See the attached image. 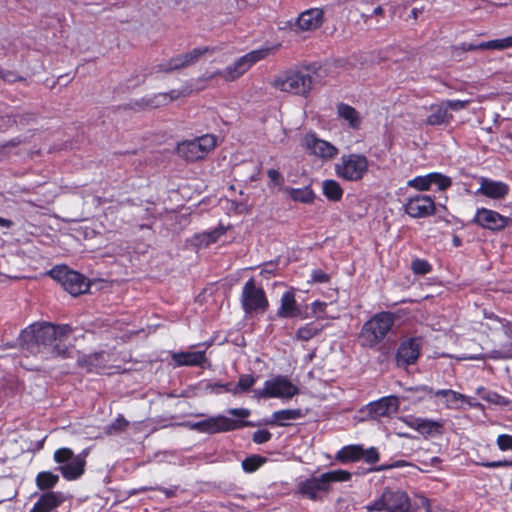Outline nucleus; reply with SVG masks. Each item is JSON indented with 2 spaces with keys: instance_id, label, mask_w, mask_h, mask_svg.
I'll list each match as a JSON object with an SVG mask.
<instances>
[{
  "instance_id": "f257e3e1",
  "label": "nucleus",
  "mask_w": 512,
  "mask_h": 512,
  "mask_svg": "<svg viewBox=\"0 0 512 512\" xmlns=\"http://www.w3.org/2000/svg\"><path fill=\"white\" fill-rule=\"evenodd\" d=\"M70 333L71 328L68 325L55 326L50 323H36L24 329L20 337L28 347L35 343L38 346L37 352L45 358L66 357L69 355V350L63 341Z\"/></svg>"
},
{
  "instance_id": "f03ea898",
  "label": "nucleus",
  "mask_w": 512,
  "mask_h": 512,
  "mask_svg": "<svg viewBox=\"0 0 512 512\" xmlns=\"http://www.w3.org/2000/svg\"><path fill=\"white\" fill-rule=\"evenodd\" d=\"M325 74L326 70L322 67L312 70L291 69L275 76L271 86L280 92L307 98L315 85L323 84Z\"/></svg>"
},
{
  "instance_id": "7ed1b4c3",
  "label": "nucleus",
  "mask_w": 512,
  "mask_h": 512,
  "mask_svg": "<svg viewBox=\"0 0 512 512\" xmlns=\"http://www.w3.org/2000/svg\"><path fill=\"white\" fill-rule=\"evenodd\" d=\"M395 322V316L390 312H380L372 316L364 323L358 336L361 346L373 348L391 331Z\"/></svg>"
},
{
  "instance_id": "20e7f679",
  "label": "nucleus",
  "mask_w": 512,
  "mask_h": 512,
  "mask_svg": "<svg viewBox=\"0 0 512 512\" xmlns=\"http://www.w3.org/2000/svg\"><path fill=\"white\" fill-rule=\"evenodd\" d=\"M351 476L350 472L342 469L329 471L301 482L299 492L311 500H318L331 490L332 483L349 481Z\"/></svg>"
},
{
  "instance_id": "39448f33",
  "label": "nucleus",
  "mask_w": 512,
  "mask_h": 512,
  "mask_svg": "<svg viewBox=\"0 0 512 512\" xmlns=\"http://www.w3.org/2000/svg\"><path fill=\"white\" fill-rule=\"evenodd\" d=\"M228 413L238 419H230L226 416H215L190 424V428L204 433H218L235 430L241 426L248 425L242 419L249 417L250 411L246 408L229 409Z\"/></svg>"
},
{
  "instance_id": "423d86ee",
  "label": "nucleus",
  "mask_w": 512,
  "mask_h": 512,
  "mask_svg": "<svg viewBox=\"0 0 512 512\" xmlns=\"http://www.w3.org/2000/svg\"><path fill=\"white\" fill-rule=\"evenodd\" d=\"M369 171L368 158L359 153L342 155L334 165V172L337 177L348 182L361 181Z\"/></svg>"
},
{
  "instance_id": "0eeeda50",
  "label": "nucleus",
  "mask_w": 512,
  "mask_h": 512,
  "mask_svg": "<svg viewBox=\"0 0 512 512\" xmlns=\"http://www.w3.org/2000/svg\"><path fill=\"white\" fill-rule=\"evenodd\" d=\"M365 509L368 512L383 510L388 512H412V505L405 491L387 488L378 499L367 504Z\"/></svg>"
},
{
  "instance_id": "6e6552de",
  "label": "nucleus",
  "mask_w": 512,
  "mask_h": 512,
  "mask_svg": "<svg viewBox=\"0 0 512 512\" xmlns=\"http://www.w3.org/2000/svg\"><path fill=\"white\" fill-rule=\"evenodd\" d=\"M299 393V388L285 376H274L266 380L262 388L254 389L257 399L278 398L287 400Z\"/></svg>"
},
{
  "instance_id": "1a4fd4ad",
  "label": "nucleus",
  "mask_w": 512,
  "mask_h": 512,
  "mask_svg": "<svg viewBox=\"0 0 512 512\" xmlns=\"http://www.w3.org/2000/svg\"><path fill=\"white\" fill-rule=\"evenodd\" d=\"M216 144V137L206 134L180 142L177 145V153L187 161H197L205 158L216 147Z\"/></svg>"
},
{
  "instance_id": "9d476101",
  "label": "nucleus",
  "mask_w": 512,
  "mask_h": 512,
  "mask_svg": "<svg viewBox=\"0 0 512 512\" xmlns=\"http://www.w3.org/2000/svg\"><path fill=\"white\" fill-rule=\"evenodd\" d=\"M269 54L268 49L251 51L227 66L224 70L217 71L209 78L220 76L224 81L232 82L245 74L256 62L264 59Z\"/></svg>"
},
{
  "instance_id": "9b49d317",
  "label": "nucleus",
  "mask_w": 512,
  "mask_h": 512,
  "mask_svg": "<svg viewBox=\"0 0 512 512\" xmlns=\"http://www.w3.org/2000/svg\"><path fill=\"white\" fill-rule=\"evenodd\" d=\"M49 275L57 280L71 295L77 296L89 290L88 280L78 272L66 266H56L49 271Z\"/></svg>"
},
{
  "instance_id": "f8f14e48",
  "label": "nucleus",
  "mask_w": 512,
  "mask_h": 512,
  "mask_svg": "<svg viewBox=\"0 0 512 512\" xmlns=\"http://www.w3.org/2000/svg\"><path fill=\"white\" fill-rule=\"evenodd\" d=\"M54 461L59 464L62 476L67 480H76L84 473L85 458L81 455H74L69 448L56 450Z\"/></svg>"
},
{
  "instance_id": "ddd939ff",
  "label": "nucleus",
  "mask_w": 512,
  "mask_h": 512,
  "mask_svg": "<svg viewBox=\"0 0 512 512\" xmlns=\"http://www.w3.org/2000/svg\"><path fill=\"white\" fill-rule=\"evenodd\" d=\"M399 408V399L395 396H387L378 401L371 402L359 410V420L378 419L389 417Z\"/></svg>"
},
{
  "instance_id": "4468645a",
  "label": "nucleus",
  "mask_w": 512,
  "mask_h": 512,
  "mask_svg": "<svg viewBox=\"0 0 512 512\" xmlns=\"http://www.w3.org/2000/svg\"><path fill=\"white\" fill-rule=\"evenodd\" d=\"M323 23V10L310 8L301 12L293 22H289V27L295 34L302 35L316 31Z\"/></svg>"
},
{
  "instance_id": "2eb2a0df",
  "label": "nucleus",
  "mask_w": 512,
  "mask_h": 512,
  "mask_svg": "<svg viewBox=\"0 0 512 512\" xmlns=\"http://www.w3.org/2000/svg\"><path fill=\"white\" fill-rule=\"evenodd\" d=\"M473 222L483 229L502 231L512 224V219L495 210L481 207L476 210Z\"/></svg>"
},
{
  "instance_id": "dca6fc26",
  "label": "nucleus",
  "mask_w": 512,
  "mask_h": 512,
  "mask_svg": "<svg viewBox=\"0 0 512 512\" xmlns=\"http://www.w3.org/2000/svg\"><path fill=\"white\" fill-rule=\"evenodd\" d=\"M451 185V178L439 172H431L426 175L416 176L407 181L408 187L421 192L428 191L434 186L438 190L444 191Z\"/></svg>"
},
{
  "instance_id": "f3484780",
  "label": "nucleus",
  "mask_w": 512,
  "mask_h": 512,
  "mask_svg": "<svg viewBox=\"0 0 512 512\" xmlns=\"http://www.w3.org/2000/svg\"><path fill=\"white\" fill-rule=\"evenodd\" d=\"M242 305L246 312L265 311L268 301L262 289L255 287L253 279L246 282L242 292Z\"/></svg>"
},
{
  "instance_id": "a211bd4d",
  "label": "nucleus",
  "mask_w": 512,
  "mask_h": 512,
  "mask_svg": "<svg viewBox=\"0 0 512 512\" xmlns=\"http://www.w3.org/2000/svg\"><path fill=\"white\" fill-rule=\"evenodd\" d=\"M405 212L412 218H425L436 211V204L432 197L418 194L407 199L404 205Z\"/></svg>"
},
{
  "instance_id": "6ab92c4d",
  "label": "nucleus",
  "mask_w": 512,
  "mask_h": 512,
  "mask_svg": "<svg viewBox=\"0 0 512 512\" xmlns=\"http://www.w3.org/2000/svg\"><path fill=\"white\" fill-rule=\"evenodd\" d=\"M303 147L312 155L322 160H331L338 155V148L328 141L319 139L314 134H307L302 140Z\"/></svg>"
},
{
  "instance_id": "aec40b11",
  "label": "nucleus",
  "mask_w": 512,
  "mask_h": 512,
  "mask_svg": "<svg viewBox=\"0 0 512 512\" xmlns=\"http://www.w3.org/2000/svg\"><path fill=\"white\" fill-rule=\"evenodd\" d=\"M431 397L440 398L444 407L447 409L460 410L465 405L467 406H478L479 404L473 403L471 398L451 389L442 390H429Z\"/></svg>"
},
{
  "instance_id": "412c9836",
  "label": "nucleus",
  "mask_w": 512,
  "mask_h": 512,
  "mask_svg": "<svg viewBox=\"0 0 512 512\" xmlns=\"http://www.w3.org/2000/svg\"><path fill=\"white\" fill-rule=\"evenodd\" d=\"M479 181L480 186L476 191V194L483 195L492 200H502L510 191L509 185L502 181L485 177H481Z\"/></svg>"
},
{
  "instance_id": "4be33fe9",
  "label": "nucleus",
  "mask_w": 512,
  "mask_h": 512,
  "mask_svg": "<svg viewBox=\"0 0 512 512\" xmlns=\"http://www.w3.org/2000/svg\"><path fill=\"white\" fill-rule=\"evenodd\" d=\"M277 315L281 318H307V316L302 313L296 301L295 290L293 288H290L282 294Z\"/></svg>"
},
{
  "instance_id": "5701e85b",
  "label": "nucleus",
  "mask_w": 512,
  "mask_h": 512,
  "mask_svg": "<svg viewBox=\"0 0 512 512\" xmlns=\"http://www.w3.org/2000/svg\"><path fill=\"white\" fill-rule=\"evenodd\" d=\"M403 421L412 429L418 431L424 436H430L439 433L441 424L437 421L423 418H403Z\"/></svg>"
},
{
  "instance_id": "b1692460",
  "label": "nucleus",
  "mask_w": 512,
  "mask_h": 512,
  "mask_svg": "<svg viewBox=\"0 0 512 512\" xmlns=\"http://www.w3.org/2000/svg\"><path fill=\"white\" fill-rule=\"evenodd\" d=\"M64 501L60 492H48L43 494L34 504L30 512H50Z\"/></svg>"
},
{
  "instance_id": "393cba45",
  "label": "nucleus",
  "mask_w": 512,
  "mask_h": 512,
  "mask_svg": "<svg viewBox=\"0 0 512 512\" xmlns=\"http://www.w3.org/2000/svg\"><path fill=\"white\" fill-rule=\"evenodd\" d=\"M188 94L187 91L182 90H171L170 92H163L153 95L148 98L146 101V105L152 108H158L161 106H166L173 101H176Z\"/></svg>"
},
{
  "instance_id": "a878e982",
  "label": "nucleus",
  "mask_w": 512,
  "mask_h": 512,
  "mask_svg": "<svg viewBox=\"0 0 512 512\" xmlns=\"http://www.w3.org/2000/svg\"><path fill=\"white\" fill-rule=\"evenodd\" d=\"M419 350L420 344L415 339L402 343L397 353L398 361L404 364L414 363L419 356Z\"/></svg>"
},
{
  "instance_id": "bb28decb",
  "label": "nucleus",
  "mask_w": 512,
  "mask_h": 512,
  "mask_svg": "<svg viewBox=\"0 0 512 512\" xmlns=\"http://www.w3.org/2000/svg\"><path fill=\"white\" fill-rule=\"evenodd\" d=\"M430 115L426 119V123L431 126H438L449 123L452 115L448 113V109L443 102L430 106Z\"/></svg>"
},
{
  "instance_id": "cd10ccee",
  "label": "nucleus",
  "mask_w": 512,
  "mask_h": 512,
  "mask_svg": "<svg viewBox=\"0 0 512 512\" xmlns=\"http://www.w3.org/2000/svg\"><path fill=\"white\" fill-rule=\"evenodd\" d=\"M173 361L177 366H195L205 360V353L202 351H186L174 353Z\"/></svg>"
},
{
  "instance_id": "c85d7f7f",
  "label": "nucleus",
  "mask_w": 512,
  "mask_h": 512,
  "mask_svg": "<svg viewBox=\"0 0 512 512\" xmlns=\"http://www.w3.org/2000/svg\"><path fill=\"white\" fill-rule=\"evenodd\" d=\"M283 192L293 201L301 203H312L315 199V193L311 186L302 188L284 187Z\"/></svg>"
},
{
  "instance_id": "c756f323",
  "label": "nucleus",
  "mask_w": 512,
  "mask_h": 512,
  "mask_svg": "<svg viewBox=\"0 0 512 512\" xmlns=\"http://www.w3.org/2000/svg\"><path fill=\"white\" fill-rule=\"evenodd\" d=\"M337 113L339 117L345 120L351 128L357 129L360 127V113L352 106L345 103H340L337 106Z\"/></svg>"
},
{
  "instance_id": "7c9ffc66",
  "label": "nucleus",
  "mask_w": 512,
  "mask_h": 512,
  "mask_svg": "<svg viewBox=\"0 0 512 512\" xmlns=\"http://www.w3.org/2000/svg\"><path fill=\"white\" fill-rule=\"evenodd\" d=\"M321 189L323 195L333 202H338L342 199L344 190L339 182L334 179H326L322 181Z\"/></svg>"
},
{
  "instance_id": "2f4dec72",
  "label": "nucleus",
  "mask_w": 512,
  "mask_h": 512,
  "mask_svg": "<svg viewBox=\"0 0 512 512\" xmlns=\"http://www.w3.org/2000/svg\"><path fill=\"white\" fill-rule=\"evenodd\" d=\"M363 447L361 445H347L336 454L337 461L342 463L355 462L362 459Z\"/></svg>"
},
{
  "instance_id": "473e14b6",
  "label": "nucleus",
  "mask_w": 512,
  "mask_h": 512,
  "mask_svg": "<svg viewBox=\"0 0 512 512\" xmlns=\"http://www.w3.org/2000/svg\"><path fill=\"white\" fill-rule=\"evenodd\" d=\"M303 416L300 409H283L275 411L272 414L270 423L277 424L279 426H286L290 421L299 419Z\"/></svg>"
},
{
  "instance_id": "72a5a7b5",
  "label": "nucleus",
  "mask_w": 512,
  "mask_h": 512,
  "mask_svg": "<svg viewBox=\"0 0 512 512\" xmlns=\"http://www.w3.org/2000/svg\"><path fill=\"white\" fill-rule=\"evenodd\" d=\"M206 51L207 48H197L184 55H180L172 60L170 64V69H179L191 65Z\"/></svg>"
},
{
  "instance_id": "f704fd0d",
  "label": "nucleus",
  "mask_w": 512,
  "mask_h": 512,
  "mask_svg": "<svg viewBox=\"0 0 512 512\" xmlns=\"http://www.w3.org/2000/svg\"><path fill=\"white\" fill-rule=\"evenodd\" d=\"M255 381L256 379L251 375H242L240 376L237 385L233 386L230 383L226 384L225 392H230L234 395L247 392L255 384Z\"/></svg>"
},
{
  "instance_id": "c9c22d12",
  "label": "nucleus",
  "mask_w": 512,
  "mask_h": 512,
  "mask_svg": "<svg viewBox=\"0 0 512 512\" xmlns=\"http://www.w3.org/2000/svg\"><path fill=\"white\" fill-rule=\"evenodd\" d=\"M224 233L225 229L223 227H218L213 231L200 233L195 236V245L200 247L208 246L211 243L216 242Z\"/></svg>"
},
{
  "instance_id": "e433bc0d",
  "label": "nucleus",
  "mask_w": 512,
  "mask_h": 512,
  "mask_svg": "<svg viewBox=\"0 0 512 512\" xmlns=\"http://www.w3.org/2000/svg\"><path fill=\"white\" fill-rule=\"evenodd\" d=\"M323 327L320 324H317L315 322L307 323L303 326H301L296 331V339L302 340V341H308L312 339L313 337L317 336L321 331Z\"/></svg>"
},
{
  "instance_id": "4c0bfd02",
  "label": "nucleus",
  "mask_w": 512,
  "mask_h": 512,
  "mask_svg": "<svg viewBox=\"0 0 512 512\" xmlns=\"http://www.w3.org/2000/svg\"><path fill=\"white\" fill-rule=\"evenodd\" d=\"M58 480V475L50 471H43L36 476V485L39 489L45 490L54 487Z\"/></svg>"
},
{
  "instance_id": "58836bf2",
  "label": "nucleus",
  "mask_w": 512,
  "mask_h": 512,
  "mask_svg": "<svg viewBox=\"0 0 512 512\" xmlns=\"http://www.w3.org/2000/svg\"><path fill=\"white\" fill-rule=\"evenodd\" d=\"M482 47L487 48V50H506L512 48V35L501 38V39H493L489 41H485V45Z\"/></svg>"
},
{
  "instance_id": "ea45409f",
  "label": "nucleus",
  "mask_w": 512,
  "mask_h": 512,
  "mask_svg": "<svg viewBox=\"0 0 512 512\" xmlns=\"http://www.w3.org/2000/svg\"><path fill=\"white\" fill-rule=\"evenodd\" d=\"M264 463V459L260 456H251L243 460L242 467L246 472H254Z\"/></svg>"
},
{
  "instance_id": "a19ab883",
  "label": "nucleus",
  "mask_w": 512,
  "mask_h": 512,
  "mask_svg": "<svg viewBox=\"0 0 512 512\" xmlns=\"http://www.w3.org/2000/svg\"><path fill=\"white\" fill-rule=\"evenodd\" d=\"M411 269L415 274L425 275L431 271V265L423 259H415L411 263Z\"/></svg>"
},
{
  "instance_id": "79ce46f5",
  "label": "nucleus",
  "mask_w": 512,
  "mask_h": 512,
  "mask_svg": "<svg viewBox=\"0 0 512 512\" xmlns=\"http://www.w3.org/2000/svg\"><path fill=\"white\" fill-rule=\"evenodd\" d=\"M497 445L501 451H512V435H499L497 437Z\"/></svg>"
},
{
  "instance_id": "37998d69",
  "label": "nucleus",
  "mask_w": 512,
  "mask_h": 512,
  "mask_svg": "<svg viewBox=\"0 0 512 512\" xmlns=\"http://www.w3.org/2000/svg\"><path fill=\"white\" fill-rule=\"evenodd\" d=\"M470 100H446L444 101L448 110L460 111L465 109L469 104Z\"/></svg>"
},
{
  "instance_id": "c03bdc74",
  "label": "nucleus",
  "mask_w": 512,
  "mask_h": 512,
  "mask_svg": "<svg viewBox=\"0 0 512 512\" xmlns=\"http://www.w3.org/2000/svg\"><path fill=\"white\" fill-rule=\"evenodd\" d=\"M379 453L376 448L363 449L362 459L369 464L376 463L379 460Z\"/></svg>"
},
{
  "instance_id": "a18cd8bd",
  "label": "nucleus",
  "mask_w": 512,
  "mask_h": 512,
  "mask_svg": "<svg viewBox=\"0 0 512 512\" xmlns=\"http://www.w3.org/2000/svg\"><path fill=\"white\" fill-rule=\"evenodd\" d=\"M327 304L322 301H314L311 304L312 314L319 318L325 319L327 316L324 315Z\"/></svg>"
},
{
  "instance_id": "49530a36",
  "label": "nucleus",
  "mask_w": 512,
  "mask_h": 512,
  "mask_svg": "<svg viewBox=\"0 0 512 512\" xmlns=\"http://www.w3.org/2000/svg\"><path fill=\"white\" fill-rule=\"evenodd\" d=\"M269 180L276 186L282 187L284 183L283 176L275 169H269L267 171Z\"/></svg>"
},
{
  "instance_id": "de8ad7c7",
  "label": "nucleus",
  "mask_w": 512,
  "mask_h": 512,
  "mask_svg": "<svg viewBox=\"0 0 512 512\" xmlns=\"http://www.w3.org/2000/svg\"><path fill=\"white\" fill-rule=\"evenodd\" d=\"M271 433L267 430H258L253 434V441L257 444H262L270 440Z\"/></svg>"
},
{
  "instance_id": "09e8293b",
  "label": "nucleus",
  "mask_w": 512,
  "mask_h": 512,
  "mask_svg": "<svg viewBox=\"0 0 512 512\" xmlns=\"http://www.w3.org/2000/svg\"><path fill=\"white\" fill-rule=\"evenodd\" d=\"M328 280L329 276L321 270H315L311 274V281L314 283H325Z\"/></svg>"
},
{
  "instance_id": "8fccbe9b",
  "label": "nucleus",
  "mask_w": 512,
  "mask_h": 512,
  "mask_svg": "<svg viewBox=\"0 0 512 512\" xmlns=\"http://www.w3.org/2000/svg\"><path fill=\"white\" fill-rule=\"evenodd\" d=\"M482 398L488 402L494 403V404H506L507 401H505L501 396H499L496 393H485Z\"/></svg>"
},
{
  "instance_id": "3c124183",
  "label": "nucleus",
  "mask_w": 512,
  "mask_h": 512,
  "mask_svg": "<svg viewBox=\"0 0 512 512\" xmlns=\"http://www.w3.org/2000/svg\"><path fill=\"white\" fill-rule=\"evenodd\" d=\"M226 384H218V383H208L206 385V390L212 392V393H219L217 389L221 388L225 391Z\"/></svg>"
},
{
  "instance_id": "603ef678",
  "label": "nucleus",
  "mask_w": 512,
  "mask_h": 512,
  "mask_svg": "<svg viewBox=\"0 0 512 512\" xmlns=\"http://www.w3.org/2000/svg\"><path fill=\"white\" fill-rule=\"evenodd\" d=\"M485 45V42L477 43V44H468L465 48L468 51H480V50H487V48L482 47Z\"/></svg>"
},
{
  "instance_id": "864d4df0",
  "label": "nucleus",
  "mask_w": 512,
  "mask_h": 512,
  "mask_svg": "<svg viewBox=\"0 0 512 512\" xmlns=\"http://www.w3.org/2000/svg\"><path fill=\"white\" fill-rule=\"evenodd\" d=\"M507 463L506 462H488V463H483L482 465L484 467H489V468H494V467H500V466H504L506 465Z\"/></svg>"
},
{
  "instance_id": "5fc2aeb1",
  "label": "nucleus",
  "mask_w": 512,
  "mask_h": 512,
  "mask_svg": "<svg viewBox=\"0 0 512 512\" xmlns=\"http://www.w3.org/2000/svg\"><path fill=\"white\" fill-rule=\"evenodd\" d=\"M406 465H407V463L405 461H396V462L392 463V468H399V467H403Z\"/></svg>"
},
{
  "instance_id": "6e6d98bb",
  "label": "nucleus",
  "mask_w": 512,
  "mask_h": 512,
  "mask_svg": "<svg viewBox=\"0 0 512 512\" xmlns=\"http://www.w3.org/2000/svg\"><path fill=\"white\" fill-rule=\"evenodd\" d=\"M388 469H392V464L381 465L374 470L375 471H383V470H388Z\"/></svg>"
},
{
  "instance_id": "4d7b16f0",
  "label": "nucleus",
  "mask_w": 512,
  "mask_h": 512,
  "mask_svg": "<svg viewBox=\"0 0 512 512\" xmlns=\"http://www.w3.org/2000/svg\"><path fill=\"white\" fill-rule=\"evenodd\" d=\"M10 225L11 221L0 217V226L9 227Z\"/></svg>"
},
{
  "instance_id": "13d9d810",
  "label": "nucleus",
  "mask_w": 512,
  "mask_h": 512,
  "mask_svg": "<svg viewBox=\"0 0 512 512\" xmlns=\"http://www.w3.org/2000/svg\"><path fill=\"white\" fill-rule=\"evenodd\" d=\"M383 13V8L381 6H377L374 10H373V14L374 15H382Z\"/></svg>"
},
{
  "instance_id": "bf43d9fd",
  "label": "nucleus",
  "mask_w": 512,
  "mask_h": 512,
  "mask_svg": "<svg viewBox=\"0 0 512 512\" xmlns=\"http://www.w3.org/2000/svg\"><path fill=\"white\" fill-rule=\"evenodd\" d=\"M477 393L481 395V397L486 393L483 387L477 388Z\"/></svg>"
},
{
  "instance_id": "052dcab7",
  "label": "nucleus",
  "mask_w": 512,
  "mask_h": 512,
  "mask_svg": "<svg viewBox=\"0 0 512 512\" xmlns=\"http://www.w3.org/2000/svg\"><path fill=\"white\" fill-rule=\"evenodd\" d=\"M498 1H499V5L505 6L509 3L510 0H498Z\"/></svg>"
},
{
  "instance_id": "680f3d73",
  "label": "nucleus",
  "mask_w": 512,
  "mask_h": 512,
  "mask_svg": "<svg viewBox=\"0 0 512 512\" xmlns=\"http://www.w3.org/2000/svg\"><path fill=\"white\" fill-rule=\"evenodd\" d=\"M117 424L122 427L125 424V420H117Z\"/></svg>"
},
{
  "instance_id": "e2e57ef3",
  "label": "nucleus",
  "mask_w": 512,
  "mask_h": 512,
  "mask_svg": "<svg viewBox=\"0 0 512 512\" xmlns=\"http://www.w3.org/2000/svg\"><path fill=\"white\" fill-rule=\"evenodd\" d=\"M282 133H283V138L280 140L281 142H283V141H284V138H285V136H286V131H285V130H282Z\"/></svg>"
}]
</instances>
